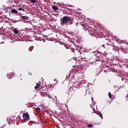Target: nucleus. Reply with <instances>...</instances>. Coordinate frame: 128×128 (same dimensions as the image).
I'll list each match as a JSON object with an SVG mask.
<instances>
[{
  "mask_svg": "<svg viewBox=\"0 0 128 128\" xmlns=\"http://www.w3.org/2000/svg\"><path fill=\"white\" fill-rule=\"evenodd\" d=\"M69 18L70 17H68V16H64L62 18V19H60L61 26H64V24H66L68 22Z\"/></svg>",
  "mask_w": 128,
  "mask_h": 128,
  "instance_id": "f257e3e1",
  "label": "nucleus"
},
{
  "mask_svg": "<svg viewBox=\"0 0 128 128\" xmlns=\"http://www.w3.org/2000/svg\"><path fill=\"white\" fill-rule=\"evenodd\" d=\"M23 118L26 120L28 121L30 120V114H28V112L24 113L22 114Z\"/></svg>",
  "mask_w": 128,
  "mask_h": 128,
  "instance_id": "f03ea898",
  "label": "nucleus"
},
{
  "mask_svg": "<svg viewBox=\"0 0 128 128\" xmlns=\"http://www.w3.org/2000/svg\"><path fill=\"white\" fill-rule=\"evenodd\" d=\"M89 34H90V36H94L96 34V31L94 29L90 28L87 30Z\"/></svg>",
  "mask_w": 128,
  "mask_h": 128,
  "instance_id": "7ed1b4c3",
  "label": "nucleus"
},
{
  "mask_svg": "<svg viewBox=\"0 0 128 128\" xmlns=\"http://www.w3.org/2000/svg\"><path fill=\"white\" fill-rule=\"evenodd\" d=\"M47 94H48L47 90H40V95L42 96H46Z\"/></svg>",
  "mask_w": 128,
  "mask_h": 128,
  "instance_id": "20e7f679",
  "label": "nucleus"
},
{
  "mask_svg": "<svg viewBox=\"0 0 128 128\" xmlns=\"http://www.w3.org/2000/svg\"><path fill=\"white\" fill-rule=\"evenodd\" d=\"M80 24L81 26H82V27H84V30H87L88 25L86 24V23H84V22H81Z\"/></svg>",
  "mask_w": 128,
  "mask_h": 128,
  "instance_id": "39448f33",
  "label": "nucleus"
},
{
  "mask_svg": "<svg viewBox=\"0 0 128 128\" xmlns=\"http://www.w3.org/2000/svg\"><path fill=\"white\" fill-rule=\"evenodd\" d=\"M68 20V23H69V26H70V24H72V20H74V19L72 18H71L69 17Z\"/></svg>",
  "mask_w": 128,
  "mask_h": 128,
  "instance_id": "423d86ee",
  "label": "nucleus"
},
{
  "mask_svg": "<svg viewBox=\"0 0 128 128\" xmlns=\"http://www.w3.org/2000/svg\"><path fill=\"white\" fill-rule=\"evenodd\" d=\"M10 12L12 14H18V12L16 10V9L14 8L10 10Z\"/></svg>",
  "mask_w": 128,
  "mask_h": 128,
  "instance_id": "0eeeda50",
  "label": "nucleus"
},
{
  "mask_svg": "<svg viewBox=\"0 0 128 128\" xmlns=\"http://www.w3.org/2000/svg\"><path fill=\"white\" fill-rule=\"evenodd\" d=\"M52 8L54 10H58V8L54 5L52 6Z\"/></svg>",
  "mask_w": 128,
  "mask_h": 128,
  "instance_id": "6e6552de",
  "label": "nucleus"
},
{
  "mask_svg": "<svg viewBox=\"0 0 128 128\" xmlns=\"http://www.w3.org/2000/svg\"><path fill=\"white\" fill-rule=\"evenodd\" d=\"M22 20H28V16H22Z\"/></svg>",
  "mask_w": 128,
  "mask_h": 128,
  "instance_id": "1a4fd4ad",
  "label": "nucleus"
},
{
  "mask_svg": "<svg viewBox=\"0 0 128 128\" xmlns=\"http://www.w3.org/2000/svg\"><path fill=\"white\" fill-rule=\"evenodd\" d=\"M96 114H98V116H99L101 118H102V114L100 112H97Z\"/></svg>",
  "mask_w": 128,
  "mask_h": 128,
  "instance_id": "9d476101",
  "label": "nucleus"
},
{
  "mask_svg": "<svg viewBox=\"0 0 128 128\" xmlns=\"http://www.w3.org/2000/svg\"><path fill=\"white\" fill-rule=\"evenodd\" d=\"M40 86V84H36V86L34 87L35 90L36 88H38Z\"/></svg>",
  "mask_w": 128,
  "mask_h": 128,
  "instance_id": "9b49d317",
  "label": "nucleus"
},
{
  "mask_svg": "<svg viewBox=\"0 0 128 128\" xmlns=\"http://www.w3.org/2000/svg\"><path fill=\"white\" fill-rule=\"evenodd\" d=\"M14 34H18V30L15 29L13 30Z\"/></svg>",
  "mask_w": 128,
  "mask_h": 128,
  "instance_id": "f8f14e48",
  "label": "nucleus"
},
{
  "mask_svg": "<svg viewBox=\"0 0 128 128\" xmlns=\"http://www.w3.org/2000/svg\"><path fill=\"white\" fill-rule=\"evenodd\" d=\"M36 110L37 112H40V108H36Z\"/></svg>",
  "mask_w": 128,
  "mask_h": 128,
  "instance_id": "ddd939ff",
  "label": "nucleus"
},
{
  "mask_svg": "<svg viewBox=\"0 0 128 128\" xmlns=\"http://www.w3.org/2000/svg\"><path fill=\"white\" fill-rule=\"evenodd\" d=\"M108 96L109 97V98H112V93L110 92H108Z\"/></svg>",
  "mask_w": 128,
  "mask_h": 128,
  "instance_id": "4468645a",
  "label": "nucleus"
},
{
  "mask_svg": "<svg viewBox=\"0 0 128 128\" xmlns=\"http://www.w3.org/2000/svg\"><path fill=\"white\" fill-rule=\"evenodd\" d=\"M30 1L31 2H32V4H36V2H37V1L36 0H30Z\"/></svg>",
  "mask_w": 128,
  "mask_h": 128,
  "instance_id": "2eb2a0df",
  "label": "nucleus"
},
{
  "mask_svg": "<svg viewBox=\"0 0 128 128\" xmlns=\"http://www.w3.org/2000/svg\"><path fill=\"white\" fill-rule=\"evenodd\" d=\"M87 126H88V128H92V126H93L92 124H88V125Z\"/></svg>",
  "mask_w": 128,
  "mask_h": 128,
  "instance_id": "dca6fc26",
  "label": "nucleus"
},
{
  "mask_svg": "<svg viewBox=\"0 0 128 128\" xmlns=\"http://www.w3.org/2000/svg\"><path fill=\"white\" fill-rule=\"evenodd\" d=\"M18 10L20 12V10H24V9L22 8H20Z\"/></svg>",
  "mask_w": 128,
  "mask_h": 128,
  "instance_id": "f3484780",
  "label": "nucleus"
},
{
  "mask_svg": "<svg viewBox=\"0 0 128 128\" xmlns=\"http://www.w3.org/2000/svg\"><path fill=\"white\" fill-rule=\"evenodd\" d=\"M102 46L103 48H106V46H104V44H102Z\"/></svg>",
  "mask_w": 128,
  "mask_h": 128,
  "instance_id": "a211bd4d",
  "label": "nucleus"
},
{
  "mask_svg": "<svg viewBox=\"0 0 128 128\" xmlns=\"http://www.w3.org/2000/svg\"><path fill=\"white\" fill-rule=\"evenodd\" d=\"M3 26H2V27H0V30H2V29L3 28Z\"/></svg>",
  "mask_w": 128,
  "mask_h": 128,
  "instance_id": "6ab92c4d",
  "label": "nucleus"
}]
</instances>
